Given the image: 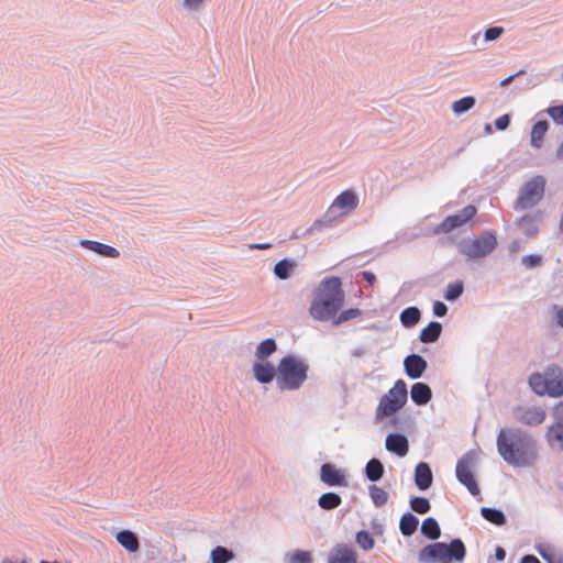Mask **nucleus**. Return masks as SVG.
Instances as JSON below:
<instances>
[{"mask_svg": "<svg viewBox=\"0 0 563 563\" xmlns=\"http://www.w3.org/2000/svg\"><path fill=\"white\" fill-rule=\"evenodd\" d=\"M420 532L433 541L419 551L420 563H462L465 560L467 551L461 538H453L449 543L437 541L441 537V528L434 517L423 519Z\"/></svg>", "mask_w": 563, "mask_h": 563, "instance_id": "1", "label": "nucleus"}, {"mask_svg": "<svg viewBox=\"0 0 563 563\" xmlns=\"http://www.w3.org/2000/svg\"><path fill=\"white\" fill-rule=\"evenodd\" d=\"M496 446L500 457L512 466L529 467L539 457L537 440L520 429H501L496 439Z\"/></svg>", "mask_w": 563, "mask_h": 563, "instance_id": "2", "label": "nucleus"}, {"mask_svg": "<svg viewBox=\"0 0 563 563\" xmlns=\"http://www.w3.org/2000/svg\"><path fill=\"white\" fill-rule=\"evenodd\" d=\"M345 301L343 283L339 276H327L313 290L309 313L318 321H329L342 309Z\"/></svg>", "mask_w": 563, "mask_h": 563, "instance_id": "3", "label": "nucleus"}, {"mask_svg": "<svg viewBox=\"0 0 563 563\" xmlns=\"http://www.w3.org/2000/svg\"><path fill=\"white\" fill-rule=\"evenodd\" d=\"M309 364L299 355L288 353L278 362L277 388L282 391L298 390L308 378Z\"/></svg>", "mask_w": 563, "mask_h": 563, "instance_id": "4", "label": "nucleus"}, {"mask_svg": "<svg viewBox=\"0 0 563 563\" xmlns=\"http://www.w3.org/2000/svg\"><path fill=\"white\" fill-rule=\"evenodd\" d=\"M531 390L539 395L553 398L563 396V371L556 364L547 366L543 373L534 372L528 379Z\"/></svg>", "mask_w": 563, "mask_h": 563, "instance_id": "5", "label": "nucleus"}, {"mask_svg": "<svg viewBox=\"0 0 563 563\" xmlns=\"http://www.w3.org/2000/svg\"><path fill=\"white\" fill-rule=\"evenodd\" d=\"M498 246L494 230H484L474 238L464 236L456 243L457 252L468 260L485 258Z\"/></svg>", "mask_w": 563, "mask_h": 563, "instance_id": "6", "label": "nucleus"}, {"mask_svg": "<svg viewBox=\"0 0 563 563\" xmlns=\"http://www.w3.org/2000/svg\"><path fill=\"white\" fill-rule=\"evenodd\" d=\"M407 401V384L404 379L399 378L395 382L394 386L380 397L375 412V421L380 422L387 419V417L393 416V413H397L405 407Z\"/></svg>", "mask_w": 563, "mask_h": 563, "instance_id": "7", "label": "nucleus"}, {"mask_svg": "<svg viewBox=\"0 0 563 563\" xmlns=\"http://www.w3.org/2000/svg\"><path fill=\"white\" fill-rule=\"evenodd\" d=\"M477 460L476 451L470 450L457 460L455 467L456 479L465 486L468 493L474 497L481 495V488L475 477Z\"/></svg>", "mask_w": 563, "mask_h": 563, "instance_id": "8", "label": "nucleus"}, {"mask_svg": "<svg viewBox=\"0 0 563 563\" xmlns=\"http://www.w3.org/2000/svg\"><path fill=\"white\" fill-rule=\"evenodd\" d=\"M547 180L542 175L533 176L518 191L516 209L527 210L536 207L543 198Z\"/></svg>", "mask_w": 563, "mask_h": 563, "instance_id": "9", "label": "nucleus"}, {"mask_svg": "<svg viewBox=\"0 0 563 563\" xmlns=\"http://www.w3.org/2000/svg\"><path fill=\"white\" fill-rule=\"evenodd\" d=\"M477 214V208L474 205H467L454 214L445 217L432 230L433 235L448 234L471 222Z\"/></svg>", "mask_w": 563, "mask_h": 563, "instance_id": "10", "label": "nucleus"}, {"mask_svg": "<svg viewBox=\"0 0 563 563\" xmlns=\"http://www.w3.org/2000/svg\"><path fill=\"white\" fill-rule=\"evenodd\" d=\"M358 206V196L356 191L352 188L343 190L340 195L336 196L329 210L324 214H329L330 217H335V222L355 210Z\"/></svg>", "mask_w": 563, "mask_h": 563, "instance_id": "11", "label": "nucleus"}, {"mask_svg": "<svg viewBox=\"0 0 563 563\" xmlns=\"http://www.w3.org/2000/svg\"><path fill=\"white\" fill-rule=\"evenodd\" d=\"M320 481L329 487H347L349 481L344 470L336 467L331 462H325L320 466Z\"/></svg>", "mask_w": 563, "mask_h": 563, "instance_id": "12", "label": "nucleus"}, {"mask_svg": "<svg viewBox=\"0 0 563 563\" xmlns=\"http://www.w3.org/2000/svg\"><path fill=\"white\" fill-rule=\"evenodd\" d=\"M278 365L275 366L269 361H255L252 366L254 379L262 384L268 385L278 377Z\"/></svg>", "mask_w": 563, "mask_h": 563, "instance_id": "13", "label": "nucleus"}, {"mask_svg": "<svg viewBox=\"0 0 563 563\" xmlns=\"http://www.w3.org/2000/svg\"><path fill=\"white\" fill-rule=\"evenodd\" d=\"M385 449L398 457H405L409 452V440L405 433L390 432L386 435Z\"/></svg>", "mask_w": 563, "mask_h": 563, "instance_id": "14", "label": "nucleus"}, {"mask_svg": "<svg viewBox=\"0 0 563 563\" xmlns=\"http://www.w3.org/2000/svg\"><path fill=\"white\" fill-rule=\"evenodd\" d=\"M428 368V362L417 353L407 355L404 360V369L410 379H418L423 376Z\"/></svg>", "mask_w": 563, "mask_h": 563, "instance_id": "15", "label": "nucleus"}, {"mask_svg": "<svg viewBox=\"0 0 563 563\" xmlns=\"http://www.w3.org/2000/svg\"><path fill=\"white\" fill-rule=\"evenodd\" d=\"M328 563H357V552L350 544L338 543L331 549Z\"/></svg>", "mask_w": 563, "mask_h": 563, "instance_id": "16", "label": "nucleus"}, {"mask_svg": "<svg viewBox=\"0 0 563 563\" xmlns=\"http://www.w3.org/2000/svg\"><path fill=\"white\" fill-rule=\"evenodd\" d=\"M413 481L421 492L428 490L432 486L433 473L429 463L421 461L416 465Z\"/></svg>", "mask_w": 563, "mask_h": 563, "instance_id": "17", "label": "nucleus"}, {"mask_svg": "<svg viewBox=\"0 0 563 563\" xmlns=\"http://www.w3.org/2000/svg\"><path fill=\"white\" fill-rule=\"evenodd\" d=\"M336 218L330 217L329 214H324L322 218L317 219L308 229L301 230L297 228L292 231L289 236L290 240H297L303 238L306 235L312 234L314 232H320L325 228H332L335 223Z\"/></svg>", "mask_w": 563, "mask_h": 563, "instance_id": "18", "label": "nucleus"}, {"mask_svg": "<svg viewBox=\"0 0 563 563\" xmlns=\"http://www.w3.org/2000/svg\"><path fill=\"white\" fill-rule=\"evenodd\" d=\"M79 245L85 250H89L102 257L117 258L120 256V252L111 245L101 243L99 241L81 239Z\"/></svg>", "mask_w": 563, "mask_h": 563, "instance_id": "19", "label": "nucleus"}, {"mask_svg": "<svg viewBox=\"0 0 563 563\" xmlns=\"http://www.w3.org/2000/svg\"><path fill=\"white\" fill-rule=\"evenodd\" d=\"M115 541L129 553L140 550L139 534L130 529H121L115 533Z\"/></svg>", "mask_w": 563, "mask_h": 563, "instance_id": "20", "label": "nucleus"}, {"mask_svg": "<svg viewBox=\"0 0 563 563\" xmlns=\"http://www.w3.org/2000/svg\"><path fill=\"white\" fill-rule=\"evenodd\" d=\"M433 396L431 387L423 382L413 383L410 387V398L417 406H426Z\"/></svg>", "mask_w": 563, "mask_h": 563, "instance_id": "21", "label": "nucleus"}, {"mask_svg": "<svg viewBox=\"0 0 563 563\" xmlns=\"http://www.w3.org/2000/svg\"><path fill=\"white\" fill-rule=\"evenodd\" d=\"M542 211L538 210L534 213L525 214L518 220L517 225L527 238H534L538 234L539 228L536 222L542 219Z\"/></svg>", "mask_w": 563, "mask_h": 563, "instance_id": "22", "label": "nucleus"}, {"mask_svg": "<svg viewBox=\"0 0 563 563\" xmlns=\"http://www.w3.org/2000/svg\"><path fill=\"white\" fill-rule=\"evenodd\" d=\"M550 129V122L547 119L537 120L531 128L530 145L533 148H541L544 142V136Z\"/></svg>", "mask_w": 563, "mask_h": 563, "instance_id": "23", "label": "nucleus"}, {"mask_svg": "<svg viewBox=\"0 0 563 563\" xmlns=\"http://www.w3.org/2000/svg\"><path fill=\"white\" fill-rule=\"evenodd\" d=\"M297 267V262L294 258H282L275 263L273 267L274 276L279 280L289 279Z\"/></svg>", "mask_w": 563, "mask_h": 563, "instance_id": "24", "label": "nucleus"}, {"mask_svg": "<svg viewBox=\"0 0 563 563\" xmlns=\"http://www.w3.org/2000/svg\"><path fill=\"white\" fill-rule=\"evenodd\" d=\"M443 327L439 321H430L424 328L421 329L419 334L420 342L424 344L434 343L441 336Z\"/></svg>", "mask_w": 563, "mask_h": 563, "instance_id": "25", "label": "nucleus"}, {"mask_svg": "<svg viewBox=\"0 0 563 563\" xmlns=\"http://www.w3.org/2000/svg\"><path fill=\"white\" fill-rule=\"evenodd\" d=\"M385 474L383 462L377 457H372L367 461L364 468V476L372 483L379 482Z\"/></svg>", "mask_w": 563, "mask_h": 563, "instance_id": "26", "label": "nucleus"}, {"mask_svg": "<svg viewBox=\"0 0 563 563\" xmlns=\"http://www.w3.org/2000/svg\"><path fill=\"white\" fill-rule=\"evenodd\" d=\"M419 526V518L411 511L401 515L399 520V531L405 538L412 537Z\"/></svg>", "mask_w": 563, "mask_h": 563, "instance_id": "27", "label": "nucleus"}, {"mask_svg": "<svg viewBox=\"0 0 563 563\" xmlns=\"http://www.w3.org/2000/svg\"><path fill=\"white\" fill-rule=\"evenodd\" d=\"M479 514L486 521L496 527H503L507 523V516L500 508L484 506L479 509Z\"/></svg>", "mask_w": 563, "mask_h": 563, "instance_id": "28", "label": "nucleus"}, {"mask_svg": "<svg viewBox=\"0 0 563 563\" xmlns=\"http://www.w3.org/2000/svg\"><path fill=\"white\" fill-rule=\"evenodd\" d=\"M420 319L421 310L416 306L405 308L399 314L400 323L406 329L416 327Z\"/></svg>", "mask_w": 563, "mask_h": 563, "instance_id": "29", "label": "nucleus"}, {"mask_svg": "<svg viewBox=\"0 0 563 563\" xmlns=\"http://www.w3.org/2000/svg\"><path fill=\"white\" fill-rule=\"evenodd\" d=\"M277 342L274 338L264 339L256 346V361H268V358L277 351Z\"/></svg>", "mask_w": 563, "mask_h": 563, "instance_id": "30", "label": "nucleus"}, {"mask_svg": "<svg viewBox=\"0 0 563 563\" xmlns=\"http://www.w3.org/2000/svg\"><path fill=\"white\" fill-rule=\"evenodd\" d=\"M547 415L545 411L541 408H528L519 418V420L527 426H539L541 424Z\"/></svg>", "mask_w": 563, "mask_h": 563, "instance_id": "31", "label": "nucleus"}, {"mask_svg": "<svg viewBox=\"0 0 563 563\" xmlns=\"http://www.w3.org/2000/svg\"><path fill=\"white\" fill-rule=\"evenodd\" d=\"M342 504V497L335 492H327L319 496L318 506L327 511L338 508Z\"/></svg>", "mask_w": 563, "mask_h": 563, "instance_id": "32", "label": "nucleus"}, {"mask_svg": "<svg viewBox=\"0 0 563 563\" xmlns=\"http://www.w3.org/2000/svg\"><path fill=\"white\" fill-rule=\"evenodd\" d=\"M234 556L235 554L231 549L222 545L214 547L210 552L211 563H228L233 560Z\"/></svg>", "mask_w": 563, "mask_h": 563, "instance_id": "33", "label": "nucleus"}, {"mask_svg": "<svg viewBox=\"0 0 563 563\" xmlns=\"http://www.w3.org/2000/svg\"><path fill=\"white\" fill-rule=\"evenodd\" d=\"M476 104V98L474 96H465L459 100H455L452 106V112L455 115H462L470 111Z\"/></svg>", "mask_w": 563, "mask_h": 563, "instance_id": "34", "label": "nucleus"}, {"mask_svg": "<svg viewBox=\"0 0 563 563\" xmlns=\"http://www.w3.org/2000/svg\"><path fill=\"white\" fill-rule=\"evenodd\" d=\"M545 438L550 445L558 443L563 449V422L552 423L548 428Z\"/></svg>", "mask_w": 563, "mask_h": 563, "instance_id": "35", "label": "nucleus"}, {"mask_svg": "<svg viewBox=\"0 0 563 563\" xmlns=\"http://www.w3.org/2000/svg\"><path fill=\"white\" fill-rule=\"evenodd\" d=\"M464 292V283L457 279L453 283L448 284L443 292V297L446 301L453 302L457 300Z\"/></svg>", "mask_w": 563, "mask_h": 563, "instance_id": "36", "label": "nucleus"}, {"mask_svg": "<svg viewBox=\"0 0 563 563\" xmlns=\"http://www.w3.org/2000/svg\"><path fill=\"white\" fill-rule=\"evenodd\" d=\"M409 506L418 515H424L431 509L430 500L423 496H412L409 500Z\"/></svg>", "mask_w": 563, "mask_h": 563, "instance_id": "37", "label": "nucleus"}, {"mask_svg": "<svg viewBox=\"0 0 563 563\" xmlns=\"http://www.w3.org/2000/svg\"><path fill=\"white\" fill-rule=\"evenodd\" d=\"M355 542L364 551H371L375 547L373 533L364 529L355 533Z\"/></svg>", "mask_w": 563, "mask_h": 563, "instance_id": "38", "label": "nucleus"}, {"mask_svg": "<svg viewBox=\"0 0 563 563\" xmlns=\"http://www.w3.org/2000/svg\"><path fill=\"white\" fill-rule=\"evenodd\" d=\"M285 560L287 563H312L313 558L310 551L297 549L288 552Z\"/></svg>", "mask_w": 563, "mask_h": 563, "instance_id": "39", "label": "nucleus"}, {"mask_svg": "<svg viewBox=\"0 0 563 563\" xmlns=\"http://www.w3.org/2000/svg\"><path fill=\"white\" fill-rule=\"evenodd\" d=\"M368 493L375 507L380 508L386 505L388 500V493L384 488L373 484L368 487Z\"/></svg>", "mask_w": 563, "mask_h": 563, "instance_id": "40", "label": "nucleus"}, {"mask_svg": "<svg viewBox=\"0 0 563 563\" xmlns=\"http://www.w3.org/2000/svg\"><path fill=\"white\" fill-rule=\"evenodd\" d=\"M362 314V310L358 308H349L345 310H340L334 318H332L333 325H340L345 323L352 319H355Z\"/></svg>", "mask_w": 563, "mask_h": 563, "instance_id": "41", "label": "nucleus"}, {"mask_svg": "<svg viewBox=\"0 0 563 563\" xmlns=\"http://www.w3.org/2000/svg\"><path fill=\"white\" fill-rule=\"evenodd\" d=\"M543 113L549 115L556 125H563V103L551 104L537 115H542Z\"/></svg>", "mask_w": 563, "mask_h": 563, "instance_id": "42", "label": "nucleus"}, {"mask_svg": "<svg viewBox=\"0 0 563 563\" xmlns=\"http://www.w3.org/2000/svg\"><path fill=\"white\" fill-rule=\"evenodd\" d=\"M536 550L547 563L553 562L561 554L550 543H539Z\"/></svg>", "mask_w": 563, "mask_h": 563, "instance_id": "43", "label": "nucleus"}, {"mask_svg": "<svg viewBox=\"0 0 563 563\" xmlns=\"http://www.w3.org/2000/svg\"><path fill=\"white\" fill-rule=\"evenodd\" d=\"M505 33V29L499 25H490L484 30L483 37L484 42H496L498 41L503 34Z\"/></svg>", "mask_w": 563, "mask_h": 563, "instance_id": "44", "label": "nucleus"}, {"mask_svg": "<svg viewBox=\"0 0 563 563\" xmlns=\"http://www.w3.org/2000/svg\"><path fill=\"white\" fill-rule=\"evenodd\" d=\"M521 263L529 269L538 268L543 264V257L540 254H528L521 258Z\"/></svg>", "mask_w": 563, "mask_h": 563, "instance_id": "45", "label": "nucleus"}, {"mask_svg": "<svg viewBox=\"0 0 563 563\" xmlns=\"http://www.w3.org/2000/svg\"><path fill=\"white\" fill-rule=\"evenodd\" d=\"M511 123V114L510 113H505L500 117H498L497 119H495L494 121V125L496 128V130L498 131H505L509 128Z\"/></svg>", "mask_w": 563, "mask_h": 563, "instance_id": "46", "label": "nucleus"}, {"mask_svg": "<svg viewBox=\"0 0 563 563\" xmlns=\"http://www.w3.org/2000/svg\"><path fill=\"white\" fill-rule=\"evenodd\" d=\"M448 310H449V308H448V306H446L443 301H441V300H435V301L433 302V306H432V312H433V314H434L435 317H438V318H443V317H445V316H446V313H448Z\"/></svg>", "mask_w": 563, "mask_h": 563, "instance_id": "47", "label": "nucleus"}, {"mask_svg": "<svg viewBox=\"0 0 563 563\" xmlns=\"http://www.w3.org/2000/svg\"><path fill=\"white\" fill-rule=\"evenodd\" d=\"M357 280L365 282L367 285L373 286L376 282V275L371 271H362L356 275Z\"/></svg>", "mask_w": 563, "mask_h": 563, "instance_id": "48", "label": "nucleus"}, {"mask_svg": "<svg viewBox=\"0 0 563 563\" xmlns=\"http://www.w3.org/2000/svg\"><path fill=\"white\" fill-rule=\"evenodd\" d=\"M537 85H538L537 77L530 76V77L526 78L525 82L518 81L517 85L515 86V88H517L518 90H526V89H531V88L536 87Z\"/></svg>", "mask_w": 563, "mask_h": 563, "instance_id": "49", "label": "nucleus"}, {"mask_svg": "<svg viewBox=\"0 0 563 563\" xmlns=\"http://www.w3.org/2000/svg\"><path fill=\"white\" fill-rule=\"evenodd\" d=\"M526 74V70L525 69H520L518 70L517 73L504 78L500 82H499V86L500 87H507L509 86L516 78H519L521 77L522 75Z\"/></svg>", "mask_w": 563, "mask_h": 563, "instance_id": "50", "label": "nucleus"}, {"mask_svg": "<svg viewBox=\"0 0 563 563\" xmlns=\"http://www.w3.org/2000/svg\"><path fill=\"white\" fill-rule=\"evenodd\" d=\"M552 416L554 418V422H563V401L556 404L553 408Z\"/></svg>", "mask_w": 563, "mask_h": 563, "instance_id": "51", "label": "nucleus"}, {"mask_svg": "<svg viewBox=\"0 0 563 563\" xmlns=\"http://www.w3.org/2000/svg\"><path fill=\"white\" fill-rule=\"evenodd\" d=\"M388 418V426L398 430L402 429V421L401 419L396 415L393 413V416L387 417Z\"/></svg>", "mask_w": 563, "mask_h": 563, "instance_id": "52", "label": "nucleus"}, {"mask_svg": "<svg viewBox=\"0 0 563 563\" xmlns=\"http://www.w3.org/2000/svg\"><path fill=\"white\" fill-rule=\"evenodd\" d=\"M205 0H184V5L190 10H198Z\"/></svg>", "mask_w": 563, "mask_h": 563, "instance_id": "53", "label": "nucleus"}, {"mask_svg": "<svg viewBox=\"0 0 563 563\" xmlns=\"http://www.w3.org/2000/svg\"><path fill=\"white\" fill-rule=\"evenodd\" d=\"M506 554H507V553H506V550H505L503 547L497 545V547L495 548L494 556H495V559H496L497 561H500V562H501V561H504V560L506 559Z\"/></svg>", "mask_w": 563, "mask_h": 563, "instance_id": "54", "label": "nucleus"}, {"mask_svg": "<svg viewBox=\"0 0 563 563\" xmlns=\"http://www.w3.org/2000/svg\"><path fill=\"white\" fill-rule=\"evenodd\" d=\"M273 247L271 243H252L249 244L250 250H269Z\"/></svg>", "mask_w": 563, "mask_h": 563, "instance_id": "55", "label": "nucleus"}, {"mask_svg": "<svg viewBox=\"0 0 563 563\" xmlns=\"http://www.w3.org/2000/svg\"><path fill=\"white\" fill-rule=\"evenodd\" d=\"M373 534L382 536L384 532V526L375 520L372 521Z\"/></svg>", "mask_w": 563, "mask_h": 563, "instance_id": "56", "label": "nucleus"}, {"mask_svg": "<svg viewBox=\"0 0 563 563\" xmlns=\"http://www.w3.org/2000/svg\"><path fill=\"white\" fill-rule=\"evenodd\" d=\"M520 563H541V561L533 554H525Z\"/></svg>", "mask_w": 563, "mask_h": 563, "instance_id": "57", "label": "nucleus"}, {"mask_svg": "<svg viewBox=\"0 0 563 563\" xmlns=\"http://www.w3.org/2000/svg\"><path fill=\"white\" fill-rule=\"evenodd\" d=\"M556 324L563 329V307L558 308L555 316Z\"/></svg>", "mask_w": 563, "mask_h": 563, "instance_id": "58", "label": "nucleus"}, {"mask_svg": "<svg viewBox=\"0 0 563 563\" xmlns=\"http://www.w3.org/2000/svg\"><path fill=\"white\" fill-rule=\"evenodd\" d=\"M366 353V349L363 346H358L355 350H353L352 355L354 357H362Z\"/></svg>", "mask_w": 563, "mask_h": 563, "instance_id": "59", "label": "nucleus"}, {"mask_svg": "<svg viewBox=\"0 0 563 563\" xmlns=\"http://www.w3.org/2000/svg\"><path fill=\"white\" fill-rule=\"evenodd\" d=\"M519 250H520V243H519L517 240L512 241V242L509 244V252H510V253H516V252H518Z\"/></svg>", "mask_w": 563, "mask_h": 563, "instance_id": "60", "label": "nucleus"}, {"mask_svg": "<svg viewBox=\"0 0 563 563\" xmlns=\"http://www.w3.org/2000/svg\"><path fill=\"white\" fill-rule=\"evenodd\" d=\"M479 37H481V32H477V33H475L474 35H472L471 41H472V44H473L474 46H477V42H478Z\"/></svg>", "mask_w": 563, "mask_h": 563, "instance_id": "61", "label": "nucleus"}, {"mask_svg": "<svg viewBox=\"0 0 563 563\" xmlns=\"http://www.w3.org/2000/svg\"><path fill=\"white\" fill-rule=\"evenodd\" d=\"M484 132H485L486 134H492V133H493V125H492L490 123H486V124L484 125Z\"/></svg>", "mask_w": 563, "mask_h": 563, "instance_id": "62", "label": "nucleus"}, {"mask_svg": "<svg viewBox=\"0 0 563 563\" xmlns=\"http://www.w3.org/2000/svg\"><path fill=\"white\" fill-rule=\"evenodd\" d=\"M1 563H27L25 560H22L21 562H14L10 559H4Z\"/></svg>", "mask_w": 563, "mask_h": 563, "instance_id": "63", "label": "nucleus"}, {"mask_svg": "<svg viewBox=\"0 0 563 563\" xmlns=\"http://www.w3.org/2000/svg\"><path fill=\"white\" fill-rule=\"evenodd\" d=\"M551 563H563V554H560L553 562Z\"/></svg>", "mask_w": 563, "mask_h": 563, "instance_id": "64", "label": "nucleus"}]
</instances>
